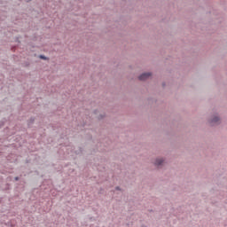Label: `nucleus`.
<instances>
[{"label": "nucleus", "instance_id": "obj_1", "mask_svg": "<svg viewBox=\"0 0 227 227\" xmlns=\"http://www.w3.org/2000/svg\"><path fill=\"white\" fill-rule=\"evenodd\" d=\"M207 123L210 127H219L223 123V117L217 109H213L207 119Z\"/></svg>", "mask_w": 227, "mask_h": 227}, {"label": "nucleus", "instance_id": "obj_2", "mask_svg": "<svg viewBox=\"0 0 227 227\" xmlns=\"http://www.w3.org/2000/svg\"><path fill=\"white\" fill-rule=\"evenodd\" d=\"M164 162H166V159L162 157H158L154 160L153 165L155 166V168H162V166H164Z\"/></svg>", "mask_w": 227, "mask_h": 227}, {"label": "nucleus", "instance_id": "obj_3", "mask_svg": "<svg viewBox=\"0 0 227 227\" xmlns=\"http://www.w3.org/2000/svg\"><path fill=\"white\" fill-rule=\"evenodd\" d=\"M150 77H152V73H150V72L142 73L138 76V81H147V79H150Z\"/></svg>", "mask_w": 227, "mask_h": 227}, {"label": "nucleus", "instance_id": "obj_4", "mask_svg": "<svg viewBox=\"0 0 227 227\" xmlns=\"http://www.w3.org/2000/svg\"><path fill=\"white\" fill-rule=\"evenodd\" d=\"M33 123H35V118L31 117L27 122L28 127H31V125H33Z\"/></svg>", "mask_w": 227, "mask_h": 227}, {"label": "nucleus", "instance_id": "obj_5", "mask_svg": "<svg viewBox=\"0 0 227 227\" xmlns=\"http://www.w3.org/2000/svg\"><path fill=\"white\" fill-rule=\"evenodd\" d=\"M39 58L40 59H44V60L47 59V57H45L44 55H40Z\"/></svg>", "mask_w": 227, "mask_h": 227}, {"label": "nucleus", "instance_id": "obj_6", "mask_svg": "<svg viewBox=\"0 0 227 227\" xmlns=\"http://www.w3.org/2000/svg\"><path fill=\"white\" fill-rule=\"evenodd\" d=\"M74 153H76V155H79V153H82V149L80 148V151H79V152L75 151Z\"/></svg>", "mask_w": 227, "mask_h": 227}, {"label": "nucleus", "instance_id": "obj_7", "mask_svg": "<svg viewBox=\"0 0 227 227\" xmlns=\"http://www.w3.org/2000/svg\"><path fill=\"white\" fill-rule=\"evenodd\" d=\"M4 125V121H0V128Z\"/></svg>", "mask_w": 227, "mask_h": 227}, {"label": "nucleus", "instance_id": "obj_8", "mask_svg": "<svg viewBox=\"0 0 227 227\" xmlns=\"http://www.w3.org/2000/svg\"><path fill=\"white\" fill-rule=\"evenodd\" d=\"M20 179V178L19 176L14 177V180H15L16 182H19Z\"/></svg>", "mask_w": 227, "mask_h": 227}, {"label": "nucleus", "instance_id": "obj_9", "mask_svg": "<svg viewBox=\"0 0 227 227\" xmlns=\"http://www.w3.org/2000/svg\"><path fill=\"white\" fill-rule=\"evenodd\" d=\"M115 190H116V191H121V189L120 188V186L115 187Z\"/></svg>", "mask_w": 227, "mask_h": 227}, {"label": "nucleus", "instance_id": "obj_10", "mask_svg": "<svg viewBox=\"0 0 227 227\" xmlns=\"http://www.w3.org/2000/svg\"><path fill=\"white\" fill-rule=\"evenodd\" d=\"M104 118V115H100L99 120H102Z\"/></svg>", "mask_w": 227, "mask_h": 227}, {"label": "nucleus", "instance_id": "obj_11", "mask_svg": "<svg viewBox=\"0 0 227 227\" xmlns=\"http://www.w3.org/2000/svg\"><path fill=\"white\" fill-rule=\"evenodd\" d=\"M162 86H166V82H163V83H162Z\"/></svg>", "mask_w": 227, "mask_h": 227}, {"label": "nucleus", "instance_id": "obj_12", "mask_svg": "<svg viewBox=\"0 0 227 227\" xmlns=\"http://www.w3.org/2000/svg\"><path fill=\"white\" fill-rule=\"evenodd\" d=\"M29 1H31V0H27V2L29 3Z\"/></svg>", "mask_w": 227, "mask_h": 227}]
</instances>
